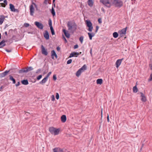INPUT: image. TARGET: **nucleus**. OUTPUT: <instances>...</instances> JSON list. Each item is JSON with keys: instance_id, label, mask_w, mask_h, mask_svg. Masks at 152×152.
<instances>
[{"instance_id": "f257e3e1", "label": "nucleus", "mask_w": 152, "mask_h": 152, "mask_svg": "<svg viewBox=\"0 0 152 152\" xmlns=\"http://www.w3.org/2000/svg\"><path fill=\"white\" fill-rule=\"evenodd\" d=\"M68 30L73 33L77 29V25L74 21H68L67 23Z\"/></svg>"}, {"instance_id": "f03ea898", "label": "nucleus", "mask_w": 152, "mask_h": 152, "mask_svg": "<svg viewBox=\"0 0 152 152\" xmlns=\"http://www.w3.org/2000/svg\"><path fill=\"white\" fill-rule=\"evenodd\" d=\"M111 1L115 7L120 8L123 6V2L121 0H111Z\"/></svg>"}, {"instance_id": "7ed1b4c3", "label": "nucleus", "mask_w": 152, "mask_h": 152, "mask_svg": "<svg viewBox=\"0 0 152 152\" xmlns=\"http://www.w3.org/2000/svg\"><path fill=\"white\" fill-rule=\"evenodd\" d=\"M49 131L52 134L57 135L58 134L59 130V129H56L53 127H51L49 128Z\"/></svg>"}, {"instance_id": "20e7f679", "label": "nucleus", "mask_w": 152, "mask_h": 152, "mask_svg": "<svg viewBox=\"0 0 152 152\" xmlns=\"http://www.w3.org/2000/svg\"><path fill=\"white\" fill-rule=\"evenodd\" d=\"M33 68L31 66H28L25 68H23L20 70L19 72V73H26L32 70Z\"/></svg>"}, {"instance_id": "39448f33", "label": "nucleus", "mask_w": 152, "mask_h": 152, "mask_svg": "<svg viewBox=\"0 0 152 152\" xmlns=\"http://www.w3.org/2000/svg\"><path fill=\"white\" fill-rule=\"evenodd\" d=\"M100 1L105 6L109 8L111 6V4L110 2V0H100Z\"/></svg>"}, {"instance_id": "423d86ee", "label": "nucleus", "mask_w": 152, "mask_h": 152, "mask_svg": "<svg viewBox=\"0 0 152 152\" xmlns=\"http://www.w3.org/2000/svg\"><path fill=\"white\" fill-rule=\"evenodd\" d=\"M86 26L88 27V30L90 31L91 32L93 29V27L92 26V23L89 20H87L86 21Z\"/></svg>"}, {"instance_id": "0eeeda50", "label": "nucleus", "mask_w": 152, "mask_h": 152, "mask_svg": "<svg viewBox=\"0 0 152 152\" xmlns=\"http://www.w3.org/2000/svg\"><path fill=\"white\" fill-rule=\"evenodd\" d=\"M34 24L39 28L40 29H42L43 28L44 26L41 23L38 22L36 21L35 22Z\"/></svg>"}, {"instance_id": "6e6552de", "label": "nucleus", "mask_w": 152, "mask_h": 152, "mask_svg": "<svg viewBox=\"0 0 152 152\" xmlns=\"http://www.w3.org/2000/svg\"><path fill=\"white\" fill-rule=\"evenodd\" d=\"M124 58H122L121 59H118L115 62L116 67L118 68L121 64L122 61L124 60Z\"/></svg>"}, {"instance_id": "1a4fd4ad", "label": "nucleus", "mask_w": 152, "mask_h": 152, "mask_svg": "<svg viewBox=\"0 0 152 152\" xmlns=\"http://www.w3.org/2000/svg\"><path fill=\"white\" fill-rule=\"evenodd\" d=\"M34 8L33 5H31L30 6V15L31 16H33L34 12Z\"/></svg>"}, {"instance_id": "9d476101", "label": "nucleus", "mask_w": 152, "mask_h": 152, "mask_svg": "<svg viewBox=\"0 0 152 152\" xmlns=\"http://www.w3.org/2000/svg\"><path fill=\"white\" fill-rule=\"evenodd\" d=\"M41 48L42 49V53L45 56H47L48 54V53L46 50H45V48L42 45H41Z\"/></svg>"}, {"instance_id": "9b49d317", "label": "nucleus", "mask_w": 152, "mask_h": 152, "mask_svg": "<svg viewBox=\"0 0 152 152\" xmlns=\"http://www.w3.org/2000/svg\"><path fill=\"white\" fill-rule=\"evenodd\" d=\"M10 71V70H6L4 72L0 73V78H1L5 76Z\"/></svg>"}, {"instance_id": "f8f14e48", "label": "nucleus", "mask_w": 152, "mask_h": 152, "mask_svg": "<svg viewBox=\"0 0 152 152\" xmlns=\"http://www.w3.org/2000/svg\"><path fill=\"white\" fill-rule=\"evenodd\" d=\"M54 56L56 58H57V56L54 50H52L51 51V57L52 59L54 58Z\"/></svg>"}, {"instance_id": "ddd939ff", "label": "nucleus", "mask_w": 152, "mask_h": 152, "mask_svg": "<svg viewBox=\"0 0 152 152\" xmlns=\"http://www.w3.org/2000/svg\"><path fill=\"white\" fill-rule=\"evenodd\" d=\"M53 152H64L63 149L59 148H56L53 149Z\"/></svg>"}, {"instance_id": "4468645a", "label": "nucleus", "mask_w": 152, "mask_h": 152, "mask_svg": "<svg viewBox=\"0 0 152 152\" xmlns=\"http://www.w3.org/2000/svg\"><path fill=\"white\" fill-rule=\"evenodd\" d=\"M63 32L65 35V36L67 38H69L70 37V35L68 33V31H67L65 29H63Z\"/></svg>"}, {"instance_id": "2eb2a0df", "label": "nucleus", "mask_w": 152, "mask_h": 152, "mask_svg": "<svg viewBox=\"0 0 152 152\" xmlns=\"http://www.w3.org/2000/svg\"><path fill=\"white\" fill-rule=\"evenodd\" d=\"M44 36L45 38L47 39H48L49 38V36L48 31L46 30L45 31V33H44Z\"/></svg>"}, {"instance_id": "dca6fc26", "label": "nucleus", "mask_w": 152, "mask_h": 152, "mask_svg": "<svg viewBox=\"0 0 152 152\" xmlns=\"http://www.w3.org/2000/svg\"><path fill=\"white\" fill-rule=\"evenodd\" d=\"M77 55H78V53L74 52L70 54L69 58H71L75 56L76 57H77Z\"/></svg>"}, {"instance_id": "f3484780", "label": "nucleus", "mask_w": 152, "mask_h": 152, "mask_svg": "<svg viewBox=\"0 0 152 152\" xmlns=\"http://www.w3.org/2000/svg\"><path fill=\"white\" fill-rule=\"evenodd\" d=\"M7 17L4 16L3 15H0V25H1L3 23L5 18Z\"/></svg>"}, {"instance_id": "a211bd4d", "label": "nucleus", "mask_w": 152, "mask_h": 152, "mask_svg": "<svg viewBox=\"0 0 152 152\" xmlns=\"http://www.w3.org/2000/svg\"><path fill=\"white\" fill-rule=\"evenodd\" d=\"M95 33H94V32H88V35L89 38L90 40H91L92 39V37L95 35Z\"/></svg>"}, {"instance_id": "6ab92c4d", "label": "nucleus", "mask_w": 152, "mask_h": 152, "mask_svg": "<svg viewBox=\"0 0 152 152\" xmlns=\"http://www.w3.org/2000/svg\"><path fill=\"white\" fill-rule=\"evenodd\" d=\"M5 42L6 41L5 40H3L0 42V48H2L6 45Z\"/></svg>"}, {"instance_id": "aec40b11", "label": "nucleus", "mask_w": 152, "mask_h": 152, "mask_svg": "<svg viewBox=\"0 0 152 152\" xmlns=\"http://www.w3.org/2000/svg\"><path fill=\"white\" fill-rule=\"evenodd\" d=\"M140 94H141V96L142 97L141 99V101L143 102H145L146 100L144 95L142 92L140 93Z\"/></svg>"}, {"instance_id": "412c9836", "label": "nucleus", "mask_w": 152, "mask_h": 152, "mask_svg": "<svg viewBox=\"0 0 152 152\" xmlns=\"http://www.w3.org/2000/svg\"><path fill=\"white\" fill-rule=\"evenodd\" d=\"M61 121L62 122H65L66 120V116L65 115H63L61 117Z\"/></svg>"}, {"instance_id": "4be33fe9", "label": "nucleus", "mask_w": 152, "mask_h": 152, "mask_svg": "<svg viewBox=\"0 0 152 152\" xmlns=\"http://www.w3.org/2000/svg\"><path fill=\"white\" fill-rule=\"evenodd\" d=\"M48 78L45 77L41 81L39 82V83L41 84H43L45 83L47 81Z\"/></svg>"}, {"instance_id": "5701e85b", "label": "nucleus", "mask_w": 152, "mask_h": 152, "mask_svg": "<svg viewBox=\"0 0 152 152\" xmlns=\"http://www.w3.org/2000/svg\"><path fill=\"white\" fill-rule=\"evenodd\" d=\"M87 3L88 4L90 7H92L94 4V2L92 0H88Z\"/></svg>"}, {"instance_id": "b1692460", "label": "nucleus", "mask_w": 152, "mask_h": 152, "mask_svg": "<svg viewBox=\"0 0 152 152\" xmlns=\"http://www.w3.org/2000/svg\"><path fill=\"white\" fill-rule=\"evenodd\" d=\"M9 79L10 80L12 81V83L13 84H15L16 83V81L15 79L11 75H9Z\"/></svg>"}, {"instance_id": "393cba45", "label": "nucleus", "mask_w": 152, "mask_h": 152, "mask_svg": "<svg viewBox=\"0 0 152 152\" xmlns=\"http://www.w3.org/2000/svg\"><path fill=\"white\" fill-rule=\"evenodd\" d=\"M22 83L24 85H27L28 84V82L27 80H23L21 81Z\"/></svg>"}, {"instance_id": "a878e982", "label": "nucleus", "mask_w": 152, "mask_h": 152, "mask_svg": "<svg viewBox=\"0 0 152 152\" xmlns=\"http://www.w3.org/2000/svg\"><path fill=\"white\" fill-rule=\"evenodd\" d=\"M103 80L102 79H98L96 80L97 84L101 85L102 83Z\"/></svg>"}, {"instance_id": "bb28decb", "label": "nucleus", "mask_w": 152, "mask_h": 152, "mask_svg": "<svg viewBox=\"0 0 152 152\" xmlns=\"http://www.w3.org/2000/svg\"><path fill=\"white\" fill-rule=\"evenodd\" d=\"M10 8L12 11L13 12V11H15V8L14 6L12 4H10Z\"/></svg>"}, {"instance_id": "cd10ccee", "label": "nucleus", "mask_w": 152, "mask_h": 152, "mask_svg": "<svg viewBox=\"0 0 152 152\" xmlns=\"http://www.w3.org/2000/svg\"><path fill=\"white\" fill-rule=\"evenodd\" d=\"M86 65H83L82 67L80 68L79 69L80 70H81L82 71V72H83L84 70H86Z\"/></svg>"}, {"instance_id": "c85d7f7f", "label": "nucleus", "mask_w": 152, "mask_h": 152, "mask_svg": "<svg viewBox=\"0 0 152 152\" xmlns=\"http://www.w3.org/2000/svg\"><path fill=\"white\" fill-rule=\"evenodd\" d=\"M82 72V71L81 70H80V69H79L76 72V76L77 77H79L81 74V73Z\"/></svg>"}, {"instance_id": "c756f323", "label": "nucleus", "mask_w": 152, "mask_h": 152, "mask_svg": "<svg viewBox=\"0 0 152 152\" xmlns=\"http://www.w3.org/2000/svg\"><path fill=\"white\" fill-rule=\"evenodd\" d=\"M133 92L136 93L137 92L138 90L136 86L133 87Z\"/></svg>"}, {"instance_id": "7c9ffc66", "label": "nucleus", "mask_w": 152, "mask_h": 152, "mask_svg": "<svg viewBox=\"0 0 152 152\" xmlns=\"http://www.w3.org/2000/svg\"><path fill=\"white\" fill-rule=\"evenodd\" d=\"M127 27L124 28L121 31V34H125L126 31Z\"/></svg>"}, {"instance_id": "2f4dec72", "label": "nucleus", "mask_w": 152, "mask_h": 152, "mask_svg": "<svg viewBox=\"0 0 152 152\" xmlns=\"http://www.w3.org/2000/svg\"><path fill=\"white\" fill-rule=\"evenodd\" d=\"M51 12L53 16H54L55 15L56 13L53 7L52 8V9L51 10Z\"/></svg>"}, {"instance_id": "473e14b6", "label": "nucleus", "mask_w": 152, "mask_h": 152, "mask_svg": "<svg viewBox=\"0 0 152 152\" xmlns=\"http://www.w3.org/2000/svg\"><path fill=\"white\" fill-rule=\"evenodd\" d=\"M118 36V34L117 32H115L113 33V36L115 38H117Z\"/></svg>"}, {"instance_id": "72a5a7b5", "label": "nucleus", "mask_w": 152, "mask_h": 152, "mask_svg": "<svg viewBox=\"0 0 152 152\" xmlns=\"http://www.w3.org/2000/svg\"><path fill=\"white\" fill-rule=\"evenodd\" d=\"M83 38L84 37L83 36H81L79 38V40L82 44L83 43Z\"/></svg>"}, {"instance_id": "f704fd0d", "label": "nucleus", "mask_w": 152, "mask_h": 152, "mask_svg": "<svg viewBox=\"0 0 152 152\" xmlns=\"http://www.w3.org/2000/svg\"><path fill=\"white\" fill-rule=\"evenodd\" d=\"M152 80V73L150 75L149 78L148 79V82H150Z\"/></svg>"}, {"instance_id": "c9c22d12", "label": "nucleus", "mask_w": 152, "mask_h": 152, "mask_svg": "<svg viewBox=\"0 0 152 152\" xmlns=\"http://www.w3.org/2000/svg\"><path fill=\"white\" fill-rule=\"evenodd\" d=\"M48 24L50 26H52V20L50 19H49V20Z\"/></svg>"}, {"instance_id": "e433bc0d", "label": "nucleus", "mask_w": 152, "mask_h": 152, "mask_svg": "<svg viewBox=\"0 0 152 152\" xmlns=\"http://www.w3.org/2000/svg\"><path fill=\"white\" fill-rule=\"evenodd\" d=\"M51 74V72H49L48 73L47 75L45 77L47 78H48V77L50 76V74Z\"/></svg>"}, {"instance_id": "4c0bfd02", "label": "nucleus", "mask_w": 152, "mask_h": 152, "mask_svg": "<svg viewBox=\"0 0 152 152\" xmlns=\"http://www.w3.org/2000/svg\"><path fill=\"white\" fill-rule=\"evenodd\" d=\"M72 60L71 59H70L69 60L67 61V64H71L72 63Z\"/></svg>"}, {"instance_id": "58836bf2", "label": "nucleus", "mask_w": 152, "mask_h": 152, "mask_svg": "<svg viewBox=\"0 0 152 152\" xmlns=\"http://www.w3.org/2000/svg\"><path fill=\"white\" fill-rule=\"evenodd\" d=\"M42 70V69H37L36 72V74H38Z\"/></svg>"}, {"instance_id": "ea45409f", "label": "nucleus", "mask_w": 152, "mask_h": 152, "mask_svg": "<svg viewBox=\"0 0 152 152\" xmlns=\"http://www.w3.org/2000/svg\"><path fill=\"white\" fill-rule=\"evenodd\" d=\"M42 75H39L37 77V79L38 80H39L40 79H41V78L42 77Z\"/></svg>"}, {"instance_id": "a19ab883", "label": "nucleus", "mask_w": 152, "mask_h": 152, "mask_svg": "<svg viewBox=\"0 0 152 152\" xmlns=\"http://www.w3.org/2000/svg\"><path fill=\"white\" fill-rule=\"evenodd\" d=\"M56 98L57 99H59V94L58 93H56Z\"/></svg>"}, {"instance_id": "79ce46f5", "label": "nucleus", "mask_w": 152, "mask_h": 152, "mask_svg": "<svg viewBox=\"0 0 152 152\" xmlns=\"http://www.w3.org/2000/svg\"><path fill=\"white\" fill-rule=\"evenodd\" d=\"M0 4L1 5V7H5L6 6V5H7L6 4H5L4 3H1Z\"/></svg>"}, {"instance_id": "37998d69", "label": "nucleus", "mask_w": 152, "mask_h": 152, "mask_svg": "<svg viewBox=\"0 0 152 152\" xmlns=\"http://www.w3.org/2000/svg\"><path fill=\"white\" fill-rule=\"evenodd\" d=\"M99 26H96V30L95 31V33H96L97 32V31L99 29Z\"/></svg>"}, {"instance_id": "c03bdc74", "label": "nucleus", "mask_w": 152, "mask_h": 152, "mask_svg": "<svg viewBox=\"0 0 152 152\" xmlns=\"http://www.w3.org/2000/svg\"><path fill=\"white\" fill-rule=\"evenodd\" d=\"M53 79L54 80H56L57 79L56 76L55 75H54L53 76Z\"/></svg>"}, {"instance_id": "a18cd8bd", "label": "nucleus", "mask_w": 152, "mask_h": 152, "mask_svg": "<svg viewBox=\"0 0 152 152\" xmlns=\"http://www.w3.org/2000/svg\"><path fill=\"white\" fill-rule=\"evenodd\" d=\"M51 100L52 101H54L55 100V98L54 95H52L51 96Z\"/></svg>"}, {"instance_id": "49530a36", "label": "nucleus", "mask_w": 152, "mask_h": 152, "mask_svg": "<svg viewBox=\"0 0 152 152\" xmlns=\"http://www.w3.org/2000/svg\"><path fill=\"white\" fill-rule=\"evenodd\" d=\"M29 26V24L28 23H25L24 24V26L26 27H28Z\"/></svg>"}, {"instance_id": "de8ad7c7", "label": "nucleus", "mask_w": 152, "mask_h": 152, "mask_svg": "<svg viewBox=\"0 0 152 152\" xmlns=\"http://www.w3.org/2000/svg\"><path fill=\"white\" fill-rule=\"evenodd\" d=\"M78 45L77 44V45H75L74 46V49H75L78 48Z\"/></svg>"}, {"instance_id": "09e8293b", "label": "nucleus", "mask_w": 152, "mask_h": 152, "mask_svg": "<svg viewBox=\"0 0 152 152\" xmlns=\"http://www.w3.org/2000/svg\"><path fill=\"white\" fill-rule=\"evenodd\" d=\"M20 83L19 81H18V83L15 84V86L16 87H17V86H20Z\"/></svg>"}, {"instance_id": "8fccbe9b", "label": "nucleus", "mask_w": 152, "mask_h": 152, "mask_svg": "<svg viewBox=\"0 0 152 152\" xmlns=\"http://www.w3.org/2000/svg\"><path fill=\"white\" fill-rule=\"evenodd\" d=\"M98 21L99 23H101L102 22V20L101 18H99L98 19Z\"/></svg>"}, {"instance_id": "3c124183", "label": "nucleus", "mask_w": 152, "mask_h": 152, "mask_svg": "<svg viewBox=\"0 0 152 152\" xmlns=\"http://www.w3.org/2000/svg\"><path fill=\"white\" fill-rule=\"evenodd\" d=\"M107 120L108 122H109V116L108 114H107Z\"/></svg>"}, {"instance_id": "603ef678", "label": "nucleus", "mask_w": 152, "mask_h": 152, "mask_svg": "<svg viewBox=\"0 0 152 152\" xmlns=\"http://www.w3.org/2000/svg\"><path fill=\"white\" fill-rule=\"evenodd\" d=\"M56 50L58 51H59L60 50V48L58 46L56 48Z\"/></svg>"}, {"instance_id": "864d4df0", "label": "nucleus", "mask_w": 152, "mask_h": 152, "mask_svg": "<svg viewBox=\"0 0 152 152\" xmlns=\"http://www.w3.org/2000/svg\"><path fill=\"white\" fill-rule=\"evenodd\" d=\"M6 51L7 52H11V50H9L7 49H5Z\"/></svg>"}, {"instance_id": "5fc2aeb1", "label": "nucleus", "mask_w": 152, "mask_h": 152, "mask_svg": "<svg viewBox=\"0 0 152 152\" xmlns=\"http://www.w3.org/2000/svg\"><path fill=\"white\" fill-rule=\"evenodd\" d=\"M51 33H52V35H53L55 34V33L54 30L51 31Z\"/></svg>"}, {"instance_id": "6e6d98bb", "label": "nucleus", "mask_w": 152, "mask_h": 152, "mask_svg": "<svg viewBox=\"0 0 152 152\" xmlns=\"http://www.w3.org/2000/svg\"><path fill=\"white\" fill-rule=\"evenodd\" d=\"M14 10H15V11H13V12H19V10L18 9H15Z\"/></svg>"}, {"instance_id": "4d7b16f0", "label": "nucleus", "mask_w": 152, "mask_h": 152, "mask_svg": "<svg viewBox=\"0 0 152 152\" xmlns=\"http://www.w3.org/2000/svg\"><path fill=\"white\" fill-rule=\"evenodd\" d=\"M4 3H5L6 5L7 4V0H4Z\"/></svg>"}, {"instance_id": "13d9d810", "label": "nucleus", "mask_w": 152, "mask_h": 152, "mask_svg": "<svg viewBox=\"0 0 152 152\" xmlns=\"http://www.w3.org/2000/svg\"><path fill=\"white\" fill-rule=\"evenodd\" d=\"M63 39L64 40L65 42L66 43L67 42V41L64 36L63 37Z\"/></svg>"}, {"instance_id": "bf43d9fd", "label": "nucleus", "mask_w": 152, "mask_h": 152, "mask_svg": "<svg viewBox=\"0 0 152 152\" xmlns=\"http://www.w3.org/2000/svg\"><path fill=\"white\" fill-rule=\"evenodd\" d=\"M50 29L51 31L54 30L52 26H50Z\"/></svg>"}, {"instance_id": "052dcab7", "label": "nucleus", "mask_w": 152, "mask_h": 152, "mask_svg": "<svg viewBox=\"0 0 152 152\" xmlns=\"http://www.w3.org/2000/svg\"><path fill=\"white\" fill-rule=\"evenodd\" d=\"M3 86H1L0 87V91H2V89L3 88Z\"/></svg>"}, {"instance_id": "680f3d73", "label": "nucleus", "mask_w": 152, "mask_h": 152, "mask_svg": "<svg viewBox=\"0 0 152 152\" xmlns=\"http://www.w3.org/2000/svg\"><path fill=\"white\" fill-rule=\"evenodd\" d=\"M48 0L46 1V0H45L44 3L45 4H47L48 3Z\"/></svg>"}, {"instance_id": "e2e57ef3", "label": "nucleus", "mask_w": 152, "mask_h": 152, "mask_svg": "<svg viewBox=\"0 0 152 152\" xmlns=\"http://www.w3.org/2000/svg\"><path fill=\"white\" fill-rule=\"evenodd\" d=\"M101 10H102V11H103L104 12H105V10H104V8H101Z\"/></svg>"}, {"instance_id": "0e129e2a", "label": "nucleus", "mask_w": 152, "mask_h": 152, "mask_svg": "<svg viewBox=\"0 0 152 152\" xmlns=\"http://www.w3.org/2000/svg\"><path fill=\"white\" fill-rule=\"evenodd\" d=\"M35 8H36V10H37V4L35 5V6H34Z\"/></svg>"}, {"instance_id": "69168bd1", "label": "nucleus", "mask_w": 152, "mask_h": 152, "mask_svg": "<svg viewBox=\"0 0 152 152\" xmlns=\"http://www.w3.org/2000/svg\"><path fill=\"white\" fill-rule=\"evenodd\" d=\"M4 34H5L6 36H7V31H5V32H4Z\"/></svg>"}, {"instance_id": "338daca9", "label": "nucleus", "mask_w": 152, "mask_h": 152, "mask_svg": "<svg viewBox=\"0 0 152 152\" xmlns=\"http://www.w3.org/2000/svg\"><path fill=\"white\" fill-rule=\"evenodd\" d=\"M136 0H134V1H132V4H134L135 3V1Z\"/></svg>"}, {"instance_id": "774afa93", "label": "nucleus", "mask_w": 152, "mask_h": 152, "mask_svg": "<svg viewBox=\"0 0 152 152\" xmlns=\"http://www.w3.org/2000/svg\"><path fill=\"white\" fill-rule=\"evenodd\" d=\"M36 4L35 3H34L33 2H32V5H34V6H35Z\"/></svg>"}]
</instances>
